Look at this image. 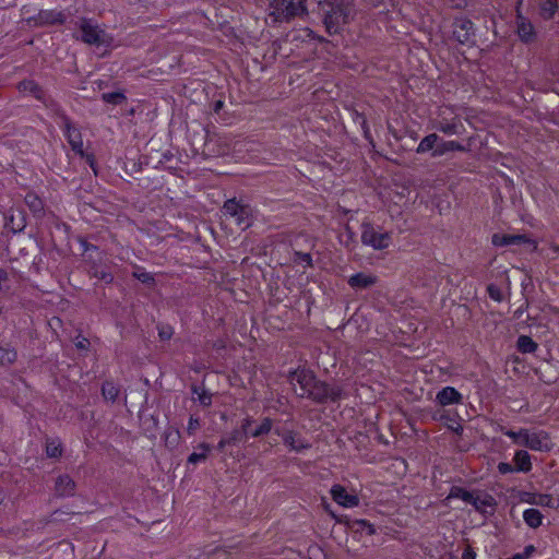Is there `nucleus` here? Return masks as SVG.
Masks as SVG:
<instances>
[{
  "mask_svg": "<svg viewBox=\"0 0 559 559\" xmlns=\"http://www.w3.org/2000/svg\"><path fill=\"white\" fill-rule=\"evenodd\" d=\"M316 376L307 369H296L288 373V381L294 386L295 393L299 397H305L310 390Z\"/></svg>",
  "mask_w": 559,
  "mask_h": 559,
  "instance_id": "39448f33",
  "label": "nucleus"
},
{
  "mask_svg": "<svg viewBox=\"0 0 559 559\" xmlns=\"http://www.w3.org/2000/svg\"><path fill=\"white\" fill-rule=\"evenodd\" d=\"M436 400L441 406H448L453 404H461L463 396L456 389L452 386H445L437 393Z\"/></svg>",
  "mask_w": 559,
  "mask_h": 559,
  "instance_id": "f3484780",
  "label": "nucleus"
},
{
  "mask_svg": "<svg viewBox=\"0 0 559 559\" xmlns=\"http://www.w3.org/2000/svg\"><path fill=\"white\" fill-rule=\"evenodd\" d=\"M26 22L33 26H49L55 24H63L66 22V14L56 10L39 11L36 16L27 17Z\"/></svg>",
  "mask_w": 559,
  "mask_h": 559,
  "instance_id": "1a4fd4ad",
  "label": "nucleus"
},
{
  "mask_svg": "<svg viewBox=\"0 0 559 559\" xmlns=\"http://www.w3.org/2000/svg\"><path fill=\"white\" fill-rule=\"evenodd\" d=\"M472 506L476 511L483 514H492L495 512L497 502L491 495L484 491H476L472 501Z\"/></svg>",
  "mask_w": 559,
  "mask_h": 559,
  "instance_id": "ddd939ff",
  "label": "nucleus"
},
{
  "mask_svg": "<svg viewBox=\"0 0 559 559\" xmlns=\"http://www.w3.org/2000/svg\"><path fill=\"white\" fill-rule=\"evenodd\" d=\"M462 559H475V552L468 548L463 552Z\"/></svg>",
  "mask_w": 559,
  "mask_h": 559,
  "instance_id": "864d4df0",
  "label": "nucleus"
},
{
  "mask_svg": "<svg viewBox=\"0 0 559 559\" xmlns=\"http://www.w3.org/2000/svg\"><path fill=\"white\" fill-rule=\"evenodd\" d=\"M302 261L307 262L308 264L311 263V257L309 253H299Z\"/></svg>",
  "mask_w": 559,
  "mask_h": 559,
  "instance_id": "4d7b16f0",
  "label": "nucleus"
},
{
  "mask_svg": "<svg viewBox=\"0 0 559 559\" xmlns=\"http://www.w3.org/2000/svg\"><path fill=\"white\" fill-rule=\"evenodd\" d=\"M8 280V273L0 269V290L2 289V283Z\"/></svg>",
  "mask_w": 559,
  "mask_h": 559,
  "instance_id": "6e6d98bb",
  "label": "nucleus"
},
{
  "mask_svg": "<svg viewBox=\"0 0 559 559\" xmlns=\"http://www.w3.org/2000/svg\"><path fill=\"white\" fill-rule=\"evenodd\" d=\"M440 138L437 133H430L426 135L416 148V153L424 154L429 151H433L438 145Z\"/></svg>",
  "mask_w": 559,
  "mask_h": 559,
  "instance_id": "bb28decb",
  "label": "nucleus"
},
{
  "mask_svg": "<svg viewBox=\"0 0 559 559\" xmlns=\"http://www.w3.org/2000/svg\"><path fill=\"white\" fill-rule=\"evenodd\" d=\"M497 468L500 474H508L515 471L514 466L507 462H500Z\"/></svg>",
  "mask_w": 559,
  "mask_h": 559,
  "instance_id": "37998d69",
  "label": "nucleus"
},
{
  "mask_svg": "<svg viewBox=\"0 0 559 559\" xmlns=\"http://www.w3.org/2000/svg\"><path fill=\"white\" fill-rule=\"evenodd\" d=\"M360 228V239L364 246L371 247L373 250H384L390 247L391 233L377 230L370 222H362Z\"/></svg>",
  "mask_w": 559,
  "mask_h": 559,
  "instance_id": "20e7f679",
  "label": "nucleus"
},
{
  "mask_svg": "<svg viewBox=\"0 0 559 559\" xmlns=\"http://www.w3.org/2000/svg\"><path fill=\"white\" fill-rule=\"evenodd\" d=\"M513 462L516 472L527 473L532 469L531 455L525 450H518L514 453Z\"/></svg>",
  "mask_w": 559,
  "mask_h": 559,
  "instance_id": "b1692460",
  "label": "nucleus"
},
{
  "mask_svg": "<svg viewBox=\"0 0 559 559\" xmlns=\"http://www.w3.org/2000/svg\"><path fill=\"white\" fill-rule=\"evenodd\" d=\"M331 496L333 500L345 508H353L359 504V499L355 495H350L341 485H334L331 488Z\"/></svg>",
  "mask_w": 559,
  "mask_h": 559,
  "instance_id": "4468645a",
  "label": "nucleus"
},
{
  "mask_svg": "<svg viewBox=\"0 0 559 559\" xmlns=\"http://www.w3.org/2000/svg\"><path fill=\"white\" fill-rule=\"evenodd\" d=\"M102 98L105 103L119 105L126 100V96L120 92L104 93Z\"/></svg>",
  "mask_w": 559,
  "mask_h": 559,
  "instance_id": "f704fd0d",
  "label": "nucleus"
},
{
  "mask_svg": "<svg viewBox=\"0 0 559 559\" xmlns=\"http://www.w3.org/2000/svg\"><path fill=\"white\" fill-rule=\"evenodd\" d=\"M95 276L105 281L106 283H111L114 280V276L110 273L105 272V271H96Z\"/></svg>",
  "mask_w": 559,
  "mask_h": 559,
  "instance_id": "a18cd8bd",
  "label": "nucleus"
},
{
  "mask_svg": "<svg viewBox=\"0 0 559 559\" xmlns=\"http://www.w3.org/2000/svg\"><path fill=\"white\" fill-rule=\"evenodd\" d=\"M519 499L522 502H526L530 504H536L540 507H554V499L550 495L546 493H534L527 491H521L519 493Z\"/></svg>",
  "mask_w": 559,
  "mask_h": 559,
  "instance_id": "dca6fc26",
  "label": "nucleus"
},
{
  "mask_svg": "<svg viewBox=\"0 0 559 559\" xmlns=\"http://www.w3.org/2000/svg\"><path fill=\"white\" fill-rule=\"evenodd\" d=\"M524 522L532 528H537L543 523V514L537 509H527L523 513Z\"/></svg>",
  "mask_w": 559,
  "mask_h": 559,
  "instance_id": "cd10ccee",
  "label": "nucleus"
},
{
  "mask_svg": "<svg viewBox=\"0 0 559 559\" xmlns=\"http://www.w3.org/2000/svg\"><path fill=\"white\" fill-rule=\"evenodd\" d=\"M306 0H273L270 3L269 17L273 23L288 22L306 12Z\"/></svg>",
  "mask_w": 559,
  "mask_h": 559,
  "instance_id": "7ed1b4c3",
  "label": "nucleus"
},
{
  "mask_svg": "<svg viewBox=\"0 0 559 559\" xmlns=\"http://www.w3.org/2000/svg\"><path fill=\"white\" fill-rule=\"evenodd\" d=\"M180 440V432L178 429L168 428L165 432V443L168 448H176Z\"/></svg>",
  "mask_w": 559,
  "mask_h": 559,
  "instance_id": "72a5a7b5",
  "label": "nucleus"
},
{
  "mask_svg": "<svg viewBox=\"0 0 559 559\" xmlns=\"http://www.w3.org/2000/svg\"><path fill=\"white\" fill-rule=\"evenodd\" d=\"M357 524H359L361 527L366 528L368 531V534H373V527L371 524H369L365 520L357 521Z\"/></svg>",
  "mask_w": 559,
  "mask_h": 559,
  "instance_id": "603ef678",
  "label": "nucleus"
},
{
  "mask_svg": "<svg viewBox=\"0 0 559 559\" xmlns=\"http://www.w3.org/2000/svg\"><path fill=\"white\" fill-rule=\"evenodd\" d=\"M120 393L119 388L110 381H106L103 383L102 386V394L106 401H109L111 403L116 402Z\"/></svg>",
  "mask_w": 559,
  "mask_h": 559,
  "instance_id": "c756f323",
  "label": "nucleus"
},
{
  "mask_svg": "<svg viewBox=\"0 0 559 559\" xmlns=\"http://www.w3.org/2000/svg\"><path fill=\"white\" fill-rule=\"evenodd\" d=\"M518 444L516 445H521V447H524L526 448V443H527V438H528V429L526 428H521L520 430H518Z\"/></svg>",
  "mask_w": 559,
  "mask_h": 559,
  "instance_id": "79ce46f5",
  "label": "nucleus"
},
{
  "mask_svg": "<svg viewBox=\"0 0 559 559\" xmlns=\"http://www.w3.org/2000/svg\"><path fill=\"white\" fill-rule=\"evenodd\" d=\"M242 432L240 430H234L227 439L230 444H237L242 440Z\"/></svg>",
  "mask_w": 559,
  "mask_h": 559,
  "instance_id": "c03bdc74",
  "label": "nucleus"
},
{
  "mask_svg": "<svg viewBox=\"0 0 559 559\" xmlns=\"http://www.w3.org/2000/svg\"><path fill=\"white\" fill-rule=\"evenodd\" d=\"M452 151L465 152L466 148L456 141H442L441 140L440 142H438V145L432 151L431 156L440 157V156H443L445 153L452 152Z\"/></svg>",
  "mask_w": 559,
  "mask_h": 559,
  "instance_id": "5701e85b",
  "label": "nucleus"
},
{
  "mask_svg": "<svg viewBox=\"0 0 559 559\" xmlns=\"http://www.w3.org/2000/svg\"><path fill=\"white\" fill-rule=\"evenodd\" d=\"M539 14L544 20L554 19L558 10V0H539Z\"/></svg>",
  "mask_w": 559,
  "mask_h": 559,
  "instance_id": "a878e982",
  "label": "nucleus"
},
{
  "mask_svg": "<svg viewBox=\"0 0 559 559\" xmlns=\"http://www.w3.org/2000/svg\"><path fill=\"white\" fill-rule=\"evenodd\" d=\"M531 240L525 235H500L492 236V243L498 247L521 245L530 242Z\"/></svg>",
  "mask_w": 559,
  "mask_h": 559,
  "instance_id": "6ab92c4d",
  "label": "nucleus"
},
{
  "mask_svg": "<svg viewBox=\"0 0 559 559\" xmlns=\"http://www.w3.org/2000/svg\"><path fill=\"white\" fill-rule=\"evenodd\" d=\"M323 23L329 34H337L355 16L354 0H323L319 2Z\"/></svg>",
  "mask_w": 559,
  "mask_h": 559,
  "instance_id": "f257e3e1",
  "label": "nucleus"
},
{
  "mask_svg": "<svg viewBox=\"0 0 559 559\" xmlns=\"http://www.w3.org/2000/svg\"><path fill=\"white\" fill-rule=\"evenodd\" d=\"M516 28L522 41L530 43L535 39L536 34L533 24L520 13L516 16Z\"/></svg>",
  "mask_w": 559,
  "mask_h": 559,
  "instance_id": "a211bd4d",
  "label": "nucleus"
},
{
  "mask_svg": "<svg viewBox=\"0 0 559 559\" xmlns=\"http://www.w3.org/2000/svg\"><path fill=\"white\" fill-rule=\"evenodd\" d=\"M200 429V419L194 416H190L187 432L189 436H193Z\"/></svg>",
  "mask_w": 559,
  "mask_h": 559,
  "instance_id": "4c0bfd02",
  "label": "nucleus"
},
{
  "mask_svg": "<svg viewBox=\"0 0 559 559\" xmlns=\"http://www.w3.org/2000/svg\"><path fill=\"white\" fill-rule=\"evenodd\" d=\"M473 34V23L469 20H461L456 22L454 36L456 39L464 44L469 40L471 35Z\"/></svg>",
  "mask_w": 559,
  "mask_h": 559,
  "instance_id": "4be33fe9",
  "label": "nucleus"
},
{
  "mask_svg": "<svg viewBox=\"0 0 559 559\" xmlns=\"http://www.w3.org/2000/svg\"><path fill=\"white\" fill-rule=\"evenodd\" d=\"M501 432L503 435H506L507 437L511 438L514 444H518V437H519L518 431H514L511 429H506L502 427Z\"/></svg>",
  "mask_w": 559,
  "mask_h": 559,
  "instance_id": "49530a36",
  "label": "nucleus"
},
{
  "mask_svg": "<svg viewBox=\"0 0 559 559\" xmlns=\"http://www.w3.org/2000/svg\"><path fill=\"white\" fill-rule=\"evenodd\" d=\"M24 201H25L26 205L28 206L29 211L35 216L40 217L44 215V213H45L44 201L36 193L28 192L25 195Z\"/></svg>",
  "mask_w": 559,
  "mask_h": 559,
  "instance_id": "393cba45",
  "label": "nucleus"
},
{
  "mask_svg": "<svg viewBox=\"0 0 559 559\" xmlns=\"http://www.w3.org/2000/svg\"><path fill=\"white\" fill-rule=\"evenodd\" d=\"M174 331L169 325L158 326V336L162 341H168L171 338Z\"/></svg>",
  "mask_w": 559,
  "mask_h": 559,
  "instance_id": "58836bf2",
  "label": "nucleus"
},
{
  "mask_svg": "<svg viewBox=\"0 0 559 559\" xmlns=\"http://www.w3.org/2000/svg\"><path fill=\"white\" fill-rule=\"evenodd\" d=\"M78 28L79 34L74 35L75 38L87 45L109 47L112 44V37L90 19H80Z\"/></svg>",
  "mask_w": 559,
  "mask_h": 559,
  "instance_id": "f03ea898",
  "label": "nucleus"
},
{
  "mask_svg": "<svg viewBox=\"0 0 559 559\" xmlns=\"http://www.w3.org/2000/svg\"><path fill=\"white\" fill-rule=\"evenodd\" d=\"M252 420L250 418H246L242 424H241V432L243 435H247V433H250L251 431H249V427L251 425Z\"/></svg>",
  "mask_w": 559,
  "mask_h": 559,
  "instance_id": "8fccbe9b",
  "label": "nucleus"
},
{
  "mask_svg": "<svg viewBox=\"0 0 559 559\" xmlns=\"http://www.w3.org/2000/svg\"><path fill=\"white\" fill-rule=\"evenodd\" d=\"M487 292L489 297L496 301H501L503 298L501 289L496 285H489Z\"/></svg>",
  "mask_w": 559,
  "mask_h": 559,
  "instance_id": "ea45409f",
  "label": "nucleus"
},
{
  "mask_svg": "<svg viewBox=\"0 0 559 559\" xmlns=\"http://www.w3.org/2000/svg\"><path fill=\"white\" fill-rule=\"evenodd\" d=\"M552 249L555 252H559V247H554Z\"/></svg>",
  "mask_w": 559,
  "mask_h": 559,
  "instance_id": "680f3d73",
  "label": "nucleus"
},
{
  "mask_svg": "<svg viewBox=\"0 0 559 559\" xmlns=\"http://www.w3.org/2000/svg\"><path fill=\"white\" fill-rule=\"evenodd\" d=\"M61 448H60V444L55 442V441H51V442H47V445H46V453L49 457H58L61 455Z\"/></svg>",
  "mask_w": 559,
  "mask_h": 559,
  "instance_id": "e433bc0d",
  "label": "nucleus"
},
{
  "mask_svg": "<svg viewBox=\"0 0 559 559\" xmlns=\"http://www.w3.org/2000/svg\"><path fill=\"white\" fill-rule=\"evenodd\" d=\"M16 359V352L9 345H0V365H10Z\"/></svg>",
  "mask_w": 559,
  "mask_h": 559,
  "instance_id": "2f4dec72",
  "label": "nucleus"
},
{
  "mask_svg": "<svg viewBox=\"0 0 559 559\" xmlns=\"http://www.w3.org/2000/svg\"><path fill=\"white\" fill-rule=\"evenodd\" d=\"M516 346L519 352L523 354L534 353L538 347L537 343L526 335H521L518 338Z\"/></svg>",
  "mask_w": 559,
  "mask_h": 559,
  "instance_id": "7c9ffc66",
  "label": "nucleus"
},
{
  "mask_svg": "<svg viewBox=\"0 0 559 559\" xmlns=\"http://www.w3.org/2000/svg\"><path fill=\"white\" fill-rule=\"evenodd\" d=\"M448 108L441 110L436 128L447 135H461L465 127L457 116L447 114Z\"/></svg>",
  "mask_w": 559,
  "mask_h": 559,
  "instance_id": "423d86ee",
  "label": "nucleus"
},
{
  "mask_svg": "<svg viewBox=\"0 0 559 559\" xmlns=\"http://www.w3.org/2000/svg\"><path fill=\"white\" fill-rule=\"evenodd\" d=\"M466 490L461 488V487H453L451 489V492L449 495V498H459L461 499L462 498V495L465 492Z\"/></svg>",
  "mask_w": 559,
  "mask_h": 559,
  "instance_id": "de8ad7c7",
  "label": "nucleus"
},
{
  "mask_svg": "<svg viewBox=\"0 0 559 559\" xmlns=\"http://www.w3.org/2000/svg\"><path fill=\"white\" fill-rule=\"evenodd\" d=\"M75 484L68 475H61L56 480V492L58 496H72L74 493Z\"/></svg>",
  "mask_w": 559,
  "mask_h": 559,
  "instance_id": "412c9836",
  "label": "nucleus"
},
{
  "mask_svg": "<svg viewBox=\"0 0 559 559\" xmlns=\"http://www.w3.org/2000/svg\"><path fill=\"white\" fill-rule=\"evenodd\" d=\"M275 433L282 437L284 444L287 445L290 451L300 453L304 450H308L311 448V444L307 440L301 438L296 431H284L281 430L280 428H276Z\"/></svg>",
  "mask_w": 559,
  "mask_h": 559,
  "instance_id": "9b49d317",
  "label": "nucleus"
},
{
  "mask_svg": "<svg viewBox=\"0 0 559 559\" xmlns=\"http://www.w3.org/2000/svg\"><path fill=\"white\" fill-rule=\"evenodd\" d=\"M197 449L200 450V452H193L188 456L189 464H197L199 462H204L207 459V455L211 451V445L203 442V443H200L197 447Z\"/></svg>",
  "mask_w": 559,
  "mask_h": 559,
  "instance_id": "c85d7f7f",
  "label": "nucleus"
},
{
  "mask_svg": "<svg viewBox=\"0 0 559 559\" xmlns=\"http://www.w3.org/2000/svg\"><path fill=\"white\" fill-rule=\"evenodd\" d=\"M226 445H230L229 440L226 438H222L221 441L217 444L218 450H224Z\"/></svg>",
  "mask_w": 559,
  "mask_h": 559,
  "instance_id": "5fc2aeb1",
  "label": "nucleus"
},
{
  "mask_svg": "<svg viewBox=\"0 0 559 559\" xmlns=\"http://www.w3.org/2000/svg\"><path fill=\"white\" fill-rule=\"evenodd\" d=\"M348 285L356 290L367 289L378 283V277L372 273L359 272L348 277Z\"/></svg>",
  "mask_w": 559,
  "mask_h": 559,
  "instance_id": "2eb2a0df",
  "label": "nucleus"
},
{
  "mask_svg": "<svg viewBox=\"0 0 559 559\" xmlns=\"http://www.w3.org/2000/svg\"><path fill=\"white\" fill-rule=\"evenodd\" d=\"M340 396L341 390L338 388H330L325 382L316 379L305 397L322 403L328 399L336 401Z\"/></svg>",
  "mask_w": 559,
  "mask_h": 559,
  "instance_id": "6e6552de",
  "label": "nucleus"
},
{
  "mask_svg": "<svg viewBox=\"0 0 559 559\" xmlns=\"http://www.w3.org/2000/svg\"><path fill=\"white\" fill-rule=\"evenodd\" d=\"M88 345H90V342L85 337L78 340V342L75 343V346L80 349H86Z\"/></svg>",
  "mask_w": 559,
  "mask_h": 559,
  "instance_id": "3c124183",
  "label": "nucleus"
},
{
  "mask_svg": "<svg viewBox=\"0 0 559 559\" xmlns=\"http://www.w3.org/2000/svg\"><path fill=\"white\" fill-rule=\"evenodd\" d=\"M535 550L534 546H527L525 547V550L523 554H527V558L530 557V555Z\"/></svg>",
  "mask_w": 559,
  "mask_h": 559,
  "instance_id": "bf43d9fd",
  "label": "nucleus"
},
{
  "mask_svg": "<svg viewBox=\"0 0 559 559\" xmlns=\"http://www.w3.org/2000/svg\"><path fill=\"white\" fill-rule=\"evenodd\" d=\"M193 391H194V393H198L199 402L202 405H204V406L211 405V403H212V394L211 393H207L206 391H202L201 393H199L197 391V389H194Z\"/></svg>",
  "mask_w": 559,
  "mask_h": 559,
  "instance_id": "a19ab883",
  "label": "nucleus"
},
{
  "mask_svg": "<svg viewBox=\"0 0 559 559\" xmlns=\"http://www.w3.org/2000/svg\"><path fill=\"white\" fill-rule=\"evenodd\" d=\"M272 427H273V420L269 417H264L262 419L261 424L254 430H252L250 432V435L253 438H258V437L267 435L272 430Z\"/></svg>",
  "mask_w": 559,
  "mask_h": 559,
  "instance_id": "473e14b6",
  "label": "nucleus"
},
{
  "mask_svg": "<svg viewBox=\"0 0 559 559\" xmlns=\"http://www.w3.org/2000/svg\"><path fill=\"white\" fill-rule=\"evenodd\" d=\"M3 500H4V496L2 492H0V504H2Z\"/></svg>",
  "mask_w": 559,
  "mask_h": 559,
  "instance_id": "052dcab7",
  "label": "nucleus"
},
{
  "mask_svg": "<svg viewBox=\"0 0 559 559\" xmlns=\"http://www.w3.org/2000/svg\"><path fill=\"white\" fill-rule=\"evenodd\" d=\"M61 119H62L63 127H64L66 138H67L72 151L83 157L84 156L83 140H82V134H81L80 130L71 124V122L67 116L62 115Z\"/></svg>",
  "mask_w": 559,
  "mask_h": 559,
  "instance_id": "f8f14e48",
  "label": "nucleus"
},
{
  "mask_svg": "<svg viewBox=\"0 0 559 559\" xmlns=\"http://www.w3.org/2000/svg\"><path fill=\"white\" fill-rule=\"evenodd\" d=\"M224 212L236 219L241 228H247L251 224V209L247 205L239 204L235 199L227 200L224 203Z\"/></svg>",
  "mask_w": 559,
  "mask_h": 559,
  "instance_id": "0eeeda50",
  "label": "nucleus"
},
{
  "mask_svg": "<svg viewBox=\"0 0 559 559\" xmlns=\"http://www.w3.org/2000/svg\"><path fill=\"white\" fill-rule=\"evenodd\" d=\"M223 107V102L222 100H217L214 105V111L215 112H218Z\"/></svg>",
  "mask_w": 559,
  "mask_h": 559,
  "instance_id": "13d9d810",
  "label": "nucleus"
},
{
  "mask_svg": "<svg viewBox=\"0 0 559 559\" xmlns=\"http://www.w3.org/2000/svg\"><path fill=\"white\" fill-rule=\"evenodd\" d=\"M132 275L142 282L143 284L151 285L154 283V277L151 273L145 272L144 270L136 267V270L132 273Z\"/></svg>",
  "mask_w": 559,
  "mask_h": 559,
  "instance_id": "c9c22d12",
  "label": "nucleus"
},
{
  "mask_svg": "<svg viewBox=\"0 0 559 559\" xmlns=\"http://www.w3.org/2000/svg\"><path fill=\"white\" fill-rule=\"evenodd\" d=\"M476 491H465L463 495H462V498L461 500H463L464 502L466 503H469L472 504V501L474 499V496H475Z\"/></svg>",
  "mask_w": 559,
  "mask_h": 559,
  "instance_id": "09e8293b",
  "label": "nucleus"
},
{
  "mask_svg": "<svg viewBox=\"0 0 559 559\" xmlns=\"http://www.w3.org/2000/svg\"><path fill=\"white\" fill-rule=\"evenodd\" d=\"M526 448L532 451L547 452L552 448L551 439L545 430H530Z\"/></svg>",
  "mask_w": 559,
  "mask_h": 559,
  "instance_id": "9d476101",
  "label": "nucleus"
},
{
  "mask_svg": "<svg viewBox=\"0 0 559 559\" xmlns=\"http://www.w3.org/2000/svg\"><path fill=\"white\" fill-rule=\"evenodd\" d=\"M19 91L24 94H29L34 96L36 99L41 100L46 103V94L43 91V88L34 81L32 80H25L20 82L19 84Z\"/></svg>",
  "mask_w": 559,
  "mask_h": 559,
  "instance_id": "aec40b11",
  "label": "nucleus"
}]
</instances>
